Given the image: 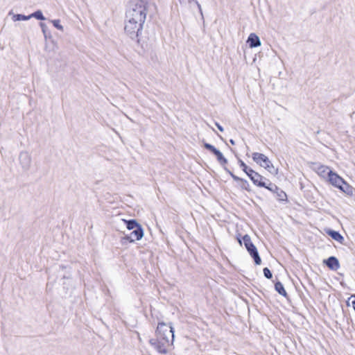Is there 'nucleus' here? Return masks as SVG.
Returning a JSON list of instances; mask_svg holds the SVG:
<instances>
[{
  "label": "nucleus",
  "instance_id": "1",
  "mask_svg": "<svg viewBox=\"0 0 355 355\" xmlns=\"http://www.w3.org/2000/svg\"><path fill=\"white\" fill-rule=\"evenodd\" d=\"M148 7V2L147 0H137L126 10L125 19L128 21L132 20L137 22V24L144 25Z\"/></svg>",
  "mask_w": 355,
  "mask_h": 355
},
{
  "label": "nucleus",
  "instance_id": "2",
  "mask_svg": "<svg viewBox=\"0 0 355 355\" xmlns=\"http://www.w3.org/2000/svg\"><path fill=\"white\" fill-rule=\"evenodd\" d=\"M144 25L125 19L124 33L132 40L135 41L142 49L147 46L146 41L142 37Z\"/></svg>",
  "mask_w": 355,
  "mask_h": 355
},
{
  "label": "nucleus",
  "instance_id": "3",
  "mask_svg": "<svg viewBox=\"0 0 355 355\" xmlns=\"http://www.w3.org/2000/svg\"><path fill=\"white\" fill-rule=\"evenodd\" d=\"M155 333L157 337L162 340H170L171 343L174 340V329L171 323L167 325L164 322H159Z\"/></svg>",
  "mask_w": 355,
  "mask_h": 355
},
{
  "label": "nucleus",
  "instance_id": "4",
  "mask_svg": "<svg viewBox=\"0 0 355 355\" xmlns=\"http://www.w3.org/2000/svg\"><path fill=\"white\" fill-rule=\"evenodd\" d=\"M252 159L257 164H259L261 166L266 168L271 174H277L278 169L275 168V166L270 161L268 157L266 156L264 154L259 153H252Z\"/></svg>",
  "mask_w": 355,
  "mask_h": 355
},
{
  "label": "nucleus",
  "instance_id": "5",
  "mask_svg": "<svg viewBox=\"0 0 355 355\" xmlns=\"http://www.w3.org/2000/svg\"><path fill=\"white\" fill-rule=\"evenodd\" d=\"M242 240L247 251L254 259V263L260 265L261 263V259L257 247L252 243L250 236L248 234H245L242 237Z\"/></svg>",
  "mask_w": 355,
  "mask_h": 355
},
{
  "label": "nucleus",
  "instance_id": "6",
  "mask_svg": "<svg viewBox=\"0 0 355 355\" xmlns=\"http://www.w3.org/2000/svg\"><path fill=\"white\" fill-rule=\"evenodd\" d=\"M144 236V230L142 226H139L135 230H132V232H130L129 235H125L121 239L122 244L126 243V242L133 243L135 241H139Z\"/></svg>",
  "mask_w": 355,
  "mask_h": 355
},
{
  "label": "nucleus",
  "instance_id": "7",
  "mask_svg": "<svg viewBox=\"0 0 355 355\" xmlns=\"http://www.w3.org/2000/svg\"><path fill=\"white\" fill-rule=\"evenodd\" d=\"M150 344L160 354H166L167 349L166 347L169 345V343H171L170 340H162L160 338H152L149 341Z\"/></svg>",
  "mask_w": 355,
  "mask_h": 355
},
{
  "label": "nucleus",
  "instance_id": "8",
  "mask_svg": "<svg viewBox=\"0 0 355 355\" xmlns=\"http://www.w3.org/2000/svg\"><path fill=\"white\" fill-rule=\"evenodd\" d=\"M203 147L216 156L217 161L220 163V165L224 166L227 164V159L223 156V153L215 146L209 143L204 142Z\"/></svg>",
  "mask_w": 355,
  "mask_h": 355
},
{
  "label": "nucleus",
  "instance_id": "9",
  "mask_svg": "<svg viewBox=\"0 0 355 355\" xmlns=\"http://www.w3.org/2000/svg\"><path fill=\"white\" fill-rule=\"evenodd\" d=\"M252 172V173L248 174V177L253 182V184L259 187H266V184L268 182V180H269L261 175L259 173L254 171V170Z\"/></svg>",
  "mask_w": 355,
  "mask_h": 355
},
{
  "label": "nucleus",
  "instance_id": "10",
  "mask_svg": "<svg viewBox=\"0 0 355 355\" xmlns=\"http://www.w3.org/2000/svg\"><path fill=\"white\" fill-rule=\"evenodd\" d=\"M19 160L24 171H28L31 164V157L28 152L22 151L19 153Z\"/></svg>",
  "mask_w": 355,
  "mask_h": 355
},
{
  "label": "nucleus",
  "instance_id": "11",
  "mask_svg": "<svg viewBox=\"0 0 355 355\" xmlns=\"http://www.w3.org/2000/svg\"><path fill=\"white\" fill-rule=\"evenodd\" d=\"M329 182L334 187L340 189L342 184H344V180L331 170L328 172Z\"/></svg>",
  "mask_w": 355,
  "mask_h": 355
},
{
  "label": "nucleus",
  "instance_id": "12",
  "mask_svg": "<svg viewBox=\"0 0 355 355\" xmlns=\"http://www.w3.org/2000/svg\"><path fill=\"white\" fill-rule=\"evenodd\" d=\"M323 263L326 265L329 269L333 271H336L340 268L339 261L334 256H331L328 259H324Z\"/></svg>",
  "mask_w": 355,
  "mask_h": 355
},
{
  "label": "nucleus",
  "instance_id": "13",
  "mask_svg": "<svg viewBox=\"0 0 355 355\" xmlns=\"http://www.w3.org/2000/svg\"><path fill=\"white\" fill-rule=\"evenodd\" d=\"M247 43L250 48H256L261 46V40L255 33H250L248 37Z\"/></svg>",
  "mask_w": 355,
  "mask_h": 355
},
{
  "label": "nucleus",
  "instance_id": "14",
  "mask_svg": "<svg viewBox=\"0 0 355 355\" xmlns=\"http://www.w3.org/2000/svg\"><path fill=\"white\" fill-rule=\"evenodd\" d=\"M327 234L331 236V238L340 243L343 244L345 239L344 237L339 233L338 231H335L334 230H329L327 231Z\"/></svg>",
  "mask_w": 355,
  "mask_h": 355
},
{
  "label": "nucleus",
  "instance_id": "15",
  "mask_svg": "<svg viewBox=\"0 0 355 355\" xmlns=\"http://www.w3.org/2000/svg\"><path fill=\"white\" fill-rule=\"evenodd\" d=\"M339 189L343 191L345 193L347 194L348 196H352L354 194V188L351 185L347 184L345 181H344V184H342Z\"/></svg>",
  "mask_w": 355,
  "mask_h": 355
},
{
  "label": "nucleus",
  "instance_id": "16",
  "mask_svg": "<svg viewBox=\"0 0 355 355\" xmlns=\"http://www.w3.org/2000/svg\"><path fill=\"white\" fill-rule=\"evenodd\" d=\"M123 221L126 225V227L129 230H135L137 227L141 226V225L135 219L123 220Z\"/></svg>",
  "mask_w": 355,
  "mask_h": 355
},
{
  "label": "nucleus",
  "instance_id": "17",
  "mask_svg": "<svg viewBox=\"0 0 355 355\" xmlns=\"http://www.w3.org/2000/svg\"><path fill=\"white\" fill-rule=\"evenodd\" d=\"M275 291L284 297H287L288 294L284 289V285L279 281H277L275 284Z\"/></svg>",
  "mask_w": 355,
  "mask_h": 355
},
{
  "label": "nucleus",
  "instance_id": "18",
  "mask_svg": "<svg viewBox=\"0 0 355 355\" xmlns=\"http://www.w3.org/2000/svg\"><path fill=\"white\" fill-rule=\"evenodd\" d=\"M42 31L44 34V38L46 40L51 37V33L46 24L43 22L40 23Z\"/></svg>",
  "mask_w": 355,
  "mask_h": 355
},
{
  "label": "nucleus",
  "instance_id": "19",
  "mask_svg": "<svg viewBox=\"0 0 355 355\" xmlns=\"http://www.w3.org/2000/svg\"><path fill=\"white\" fill-rule=\"evenodd\" d=\"M238 163L239 164V166L242 168L243 172H245L248 176V174L252 173V171H253V169H252L251 168L248 167L245 164V162L243 160H241V159H239V158L238 159Z\"/></svg>",
  "mask_w": 355,
  "mask_h": 355
},
{
  "label": "nucleus",
  "instance_id": "20",
  "mask_svg": "<svg viewBox=\"0 0 355 355\" xmlns=\"http://www.w3.org/2000/svg\"><path fill=\"white\" fill-rule=\"evenodd\" d=\"M276 198L279 201L282 202H287V195L286 193L281 189L278 191L276 192Z\"/></svg>",
  "mask_w": 355,
  "mask_h": 355
},
{
  "label": "nucleus",
  "instance_id": "21",
  "mask_svg": "<svg viewBox=\"0 0 355 355\" xmlns=\"http://www.w3.org/2000/svg\"><path fill=\"white\" fill-rule=\"evenodd\" d=\"M268 182L267 183L266 187L264 188L276 194V192L278 191L280 188H279L275 184L271 182L270 180H268Z\"/></svg>",
  "mask_w": 355,
  "mask_h": 355
},
{
  "label": "nucleus",
  "instance_id": "22",
  "mask_svg": "<svg viewBox=\"0 0 355 355\" xmlns=\"http://www.w3.org/2000/svg\"><path fill=\"white\" fill-rule=\"evenodd\" d=\"M32 17L35 18L37 20L44 21L46 19L45 17L44 16L42 12L40 10H37L35 12H33L30 15Z\"/></svg>",
  "mask_w": 355,
  "mask_h": 355
},
{
  "label": "nucleus",
  "instance_id": "23",
  "mask_svg": "<svg viewBox=\"0 0 355 355\" xmlns=\"http://www.w3.org/2000/svg\"><path fill=\"white\" fill-rule=\"evenodd\" d=\"M31 18V16L29 15H22V14H16V15H14L13 17H12V19L13 21H21V20H24V21H26V20H28Z\"/></svg>",
  "mask_w": 355,
  "mask_h": 355
},
{
  "label": "nucleus",
  "instance_id": "24",
  "mask_svg": "<svg viewBox=\"0 0 355 355\" xmlns=\"http://www.w3.org/2000/svg\"><path fill=\"white\" fill-rule=\"evenodd\" d=\"M224 170L228 173L230 174V175L232 178V179L234 180V181H236V182H241L243 178H241L238 176H236V175H234L230 170H229L227 167H224Z\"/></svg>",
  "mask_w": 355,
  "mask_h": 355
},
{
  "label": "nucleus",
  "instance_id": "25",
  "mask_svg": "<svg viewBox=\"0 0 355 355\" xmlns=\"http://www.w3.org/2000/svg\"><path fill=\"white\" fill-rule=\"evenodd\" d=\"M53 24V26L55 27L57 29L63 31L64 28L60 24V19H54L51 21Z\"/></svg>",
  "mask_w": 355,
  "mask_h": 355
},
{
  "label": "nucleus",
  "instance_id": "26",
  "mask_svg": "<svg viewBox=\"0 0 355 355\" xmlns=\"http://www.w3.org/2000/svg\"><path fill=\"white\" fill-rule=\"evenodd\" d=\"M263 272L264 277L266 278H267L268 279H272V273L268 268H267V267L264 268L263 269Z\"/></svg>",
  "mask_w": 355,
  "mask_h": 355
},
{
  "label": "nucleus",
  "instance_id": "27",
  "mask_svg": "<svg viewBox=\"0 0 355 355\" xmlns=\"http://www.w3.org/2000/svg\"><path fill=\"white\" fill-rule=\"evenodd\" d=\"M241 182L242 183L241 188L243 189H245V190L248 191H250V189L249 188L250 187V184H249L248 182L246 180L242 179Z\"/></svg>",
  "mask_w": 355,
  "mask_h": 355
},
{
  "label": "nucleus",
  "instance_id": "28",
  "mask_svg": "<svg viewBox=\"0 0 355 355\" xmlns=\"http://www.w3.org/2000/svg\"><path fill=\"white\" fill-rule=\"evenodd\" d=\"M188 2L189 3H191V2H194L195 3V4L197 6V7L198 8V10H199L202 17L203 18V13H202V8H201V6L199 3V2L197 0H188Z\"/></svg>",
  "mask_w": 355,
  "mask_h": 355
},
{
  "label": "nucleus",
  "instance_id": "29",
  "mask_svg": "<svg viewBox=\"0 0 355 355\" xmlns=\"http://www.w3.org/2000/svg\"><path fill=\"white\" fill-rule=\"evenodd\" d=\"M319 170L320 171L321 173H327L328 174L329 170L330 169L328 167L321 166L320 168H319Z\"/></svg>",
  "mask_w": 355,
  "mask_h": 355
},
{
  "label": "nucleus",
  "instance_id": "30",
  "mask_svg": "<svg viewBox=\"0 0 355 355\" xmlns=\"http://www.w3.org/2000/svg\"><path fill=\"white\" fill-rule=\"evenodd\" d=\"M349 300H352V304L355 311V295H352Z\"/></svg>",
  "mask_w": 355,
  "mask_h": 355
},
{
  "label": "nucleus",
  "instance_id": "31",
  "mask_svg": "<svg viewBox=\"0 0 355 355\" xmlns=\"http://www.w3.org/2000/svg\"><path fill=\"white\" fill-rule=\"evenodd\" d=\"M215 125H216V127L218 128V129L220 131V132H223L224 131V129L217 122L215 123Z\"/></svg>",
  "mask_w": 355,
  "mask_h": 355
},
{
  "label": "nucleus",
  "instance_id": "32",
  "mask_svg": "<svg viewBox=\"0 0 355 355\" xmlns=\"http://www.w3.org/2000/svg\"><path fill=\"white\" fill-rule=\"evenodd\" d=\"M239 236H241V234H239V236H237V241L239 243V244L241 245L243 240Z\"/></svg>",
  "mask_w": 355,
  "mask_h": 355
},
{
  "label": "nucleus",
  "instance_id": "33",
  "mask_svg": "<svg viewBox=\"0 0 355 355\" xmlns=\"http://www.w3.org/2000/svg\"><path fill=\"white\" fill-rule=\"evenodd\" d=\"M230 143H231V144H232V145H234V144H235V141H234V139H231L230 140Z\"/></svg>",
  "mask_w": 355,
  "mask_h": 355
},
{
  "label": "nucleus",
  "instance_id": "34",
  "mask_svg": "<svg viewBox=\"0 0 355 355\" xmlns=\"http://www.w3.org/2000/svg\"><path fill=\"white\" fill-rule=\"evenodd\" d=\"M180 3L182 2L181 0H180Z\"/></svg>",
  "mask_w": 355,
  "mask_h": 355
}]
</instances>
